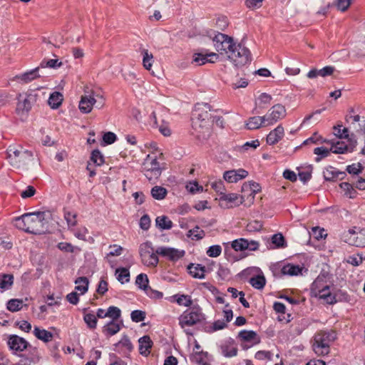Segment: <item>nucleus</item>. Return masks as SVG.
<instances>
[{
	"mask_svg": "<svg viewBox=\"0 0 365 365\" xmlns=\"http://www.w3.org/2000/svg\"><path fill=\"white\" fill-rule=\"evenodd\" d=\"M213 41L215 49L221 53L225 52L236 66H242L251 61L250 50L242 43L236 44L232 37L218 33Z\"/></svg>",
	"mask_w": 365,
	"mask_h": 365,
	"instance_id": "obj_1",
	"label": "nucleus"
},
{
	"mask_svg": "<svg viewBox=\"0 0 365 365\" xmlns=\"http://www.w3.org/2000/svg\"><path fill=\"white\" fill-rule=\"evenodd\" d=\"M15 225L17 228L26 232L41 235L44 233L45 212H37L26 213L15 220Z\"/></svg>",
	"mask_w": 365,
	"mask_h": 365,
	"instance_id": "obj_2",
	"label": "nucleus"
},
{
	"mask_svg": "<svg viewBox=\"0 0 365 365\" xmlns=\"http://www.w3.org/2000/svg\"><path fill=\"white\" fill-rule=\"evenodd\" d=\"M6 155L9 164L17 169L26 166L34 160L33 153L24 149L21 145H11L9 146Z\"/></svg>",
	"mask_w": 365,
	"mask_h": 365,
	"instance_id": "obj_3",
	"label": "nucleus"
},
{
	"mask_svg": "<svg viewBox=\"0 0 365 365\" xmlns=\"http://www.w3.org/2000/svg\"><path fill=\"white\" fill-rule=\"evenodd\" d=\"M336 339V333L332 330H320L312 340V349L318 356H324L329 353L330 345Z\"/></svg>",
	"mask_w": 365,
	"mask_h": 365,
	"instance_id": "obj_4",
	"label": "nucleus"
},
{
	"mask_svg": "<svg viewBox=\"0 0 365 365\" xmlns=\"http://www.w3.org/2000/svg\"><path fill=\"white\" fill-rule=\"evenodd\" d=\"M163 169V164L155 153L148 155L141 166L142 173L149 181L158 180Z\"/></svg>",
	"mask_w": 365,
	"mask_h": 365,
	"instance_id": "obj_5",
	"label": "nucleus"
},
{
	"mask_svg": "<svg viewBox=\"0 0 365 365\" xmlns=\"http://www.w3.org/2000/svg\"><path fill=\"white\" fill-rule=\"evenodd\" d=\"M179 324L187 334L192 335V333L187 329V327H192L205 320V315L199 307H192L185 311L179 317Z\"/></svg>",
	"mask_w": 365,
	"mask_h": 365,
	"instance_id": "obj_6",
	"label": "nucleus"
},
{
	"mask_svg": "<svg viewBox=\"0 0 365 365\" xmlns=\"http://www.w3.org/2000/svg\"><path fill=\"white\" fill-rule=\"evenodd\" d=\"M38 98V95L36 90H29L19 93L17 96L16 113L19 115L27 114L37 102Z\"/></svg>",
	"mask_w": 365,
	"mask_h": 365,
	"instance_id": "obj_7",
	"label": "nucleus"
},
{
	"mask_svg": "<svg viewBox=\"0 0 365 365\" xmlns=\"http://www.w3.org/2000/svg\"><path fill=\"white\" fill-rule=\"evenodd\" d=\"M139 255L142 263L147 267H155L159 262L158 254L156 253V250L154 251L153 245L150 241L140 244Z\"/></svg>",
	"mask_w": 365,
	"mask_h": 365,
	"instance_id": "obj_8",
	"label": "nucleus"
},
{
	"mask_svg": "<svg viewBox=\"0 0 365 365\" xmlns=\"http://www.w3.org/2000/svg\"><path fill=\"white\" fill-rule=\"evenodd\" d=\"M347 143L344 141H336L334 140H324V143H330L331 147L330 150L332 153L336 154H344L346 153H351L354 150L356 145L357 140L354 134H351L350 137L346 138Z\"/></svg>",
	"mask_w": 365,
	"mask_h": 365,
	"instance_id": "obj_9",
	"label": "nucleus"
},
{
	"mask_svg": "<svg viewBox=\"0 0 365 365\" xmlns=\"http://www.w3.org/2000/svg\"><path fill=\"white\" fill-rule=\"evenodd\" d=\"M331 285L327 286V288L320 289L316 292L312 297H317L322 299L325 303L328 304H333L337 302V297L339 300H349V295L346 292H341L338 294H332L331 291Z\"/></svg>",
	"mask_w": 365,
	"mask_h": 365,
	"instance_id": "obj_10",
	"label": "nucleus"
},
{
	"mask_svg": "<svg viewBox=\"0 0 365 365\" xmlns=\"http://www.w3.org/2000/svg\"><path fill=\"white\" fill-rule=\"evenodd\" d=\"M207 109L210 110V106L206 103L204 105L202 110L200 111L198 108L192 113V125L194 129L197 130L198 128H207L209 125V118L210 117Z\"/></svg>",
	"mask_w": 365,
	"mask_h": 365,
	"instance_id": "obj_11",
	"label": "nucleus"
},
{
	"mask_svg": "<svg viewBox=\"0 0 365 365\" xmlns=\"http://www.w3.org/2000/svg\"><path fill=\"white\" fill-rule=\"evenodd\" d=\"M344 241L350 245L364 247H365V229L356 231L349 230L344 233Z\"/></svg>",
	"mask_w": 365,
	"mask_h": 365,
	"instance_id": "obj_12",
	"label": "nucleus"
},
{
	"mask_svg": "<svg viewBox=\"0 0 365 365\" xmlns=\"http://www.w3.org/2000/svg\"><path fill=\"white\" fill-rule=\"evenodd\" d=\"M7 345L14 354L21 352L26 349L29 346V343L23 337L18 335H10L7 340Z\"/></svg>",
	"mask_w": 365,
	"mask_h": 365,
	"instance_id": "obj_13",
	"label": "nucleus"
},
{
	"mask_svg": "<svg viewBox=\"0 0 365 365\" xmlns=\"http://www.w3.org/2000/svg\"><path fill=\"white\" fill-rule=\"evenodd\" d=\"M87 89L88 87L84 90L85 94L81 96L78 106L79 110L83 113H89L96 102L93 91H88Z\"/></svg>",
	"mask_w": 365,
	"mask_h": 365,
	"instance_id": "obj_14",
	"label": "nucleus"
},
{
	"mask_svg": "<svg viewBox=\"0 0 365 365\" xmlns=\"http://www.w3.org/2000/svg\"><path fill=\"white\" fill-rule=\"evenodd\" d=\"M270 113L265 115L267 118V125H273L279 120L284 118L286 116V109L282 104H276L273 106L269 110Z\"/></svg>",
	"mask_w": 365,
	"mask_h": 365,
	"instance_id": "obj_15",
	"label": "nucleus"
},
{
	"mask_svg": "<svg viewBox=\"0 0 365 365\" xmlns=\"http://www.w3.org/2000/svg\"><path fill=\"white\" fill-rule=\"evenodd\" d=\"M330 278L331 277L329 273L321 272L312 284L311 295L312 296L322 289L327 288V286L332 285L330 281Z\"/></svg>",
	"mask_w": 365,
	"mask_h": 365,
	"instance_id": "obj_16",
	"label": "nucleus"
},
{
	"mask_svg": "<svg viewBox=\"0 0 365 365\" xmlns=\"http://www.w3.org/2000/svg\"><path fill=\"white\" fill-rule=\"evenodd\" d=\"M232 247L235 251H244L245 250L255 251L259 247V242L255 240L249 241L244 238H240L232 242Z\"/></svg>",
	"mask_w": 365,
	"mask_h": 365,
	"instance_id": "obj_17",
	"label": "nucleus"
},
{
	"mask_svg": "<svg viewBox=\"0 0 365 365\" xmlns=\"http://www.w3.org/2000/svg\"><path fill=\"white\" fill-rule=\"evenodd\" d=\"M156 253L168 258L171 261H177L185 255L183 250L180 251L172 247H159L156 249Z\"/></svg>",
	"mask_w": 365,
	"mask_h": 365,
	"instance_id": "obj_18",
	"label": "nucleus"
},
{
	"mask_svg": "<svg viewBox=\"0 0 365 365\" xmlns=\"http://www.w3.org/2000/svg\"><path fill=\"white\" fill-rule=\"evenodd\" d=\"M218 58L215 53H195L193 55L192 62L196 65L201 66L207 63H214Z\"/></svg>",
	"mask_w": 365,
	"mask_h": 365,
	"instance_id": "obj_19",
	"label": "nucleus"
},
{
	"mask_svg": "<svg viewBox=\"0 0 365 365\" xmlns=\"http://www.w3.org/2000/svg\"><path fill=\"white\" fill-rule=\"evenodd\" d=\"M248 172L244 169L231 170L224 173L223 178L228 182H237L238 180L245 178Z\"/></svg>",
	"mask_w": 365,
	"mask_h": 365,
	"instance_id": "obj_20",
	"label": "nucleus"
},
{
	"mask_svg": "<svg viewBox=\"0 0 365 365\" xmlns=\"http://www.w3.org/2000/svg\"><path fill=\"white\" fill-rule=\"evenodd\" d=\"M284 135V128L279 125L268 134L267 136V143L269 145H274L282 139Z\"/></svg>",
	"mask_w": 365,
	"mask_h": 365,
	"instance_id": "obj_21",
	"label": "nucleus"
},
{
	"mask_svg": "<svg viewBox=\"0 0 365 365\" xmlns=\"http://www.w3.org/2000/svg\"><path fill=\"white\" fill-rule=\"evenodd\" d=\"M38 70L39 67H36V68L27 71L23 74L16 76L15 79L20 82L28 83L31 81L40 77V75L38 74Z\"/></svg>",
	"mask_w": 365,
	"mask_h": 365,
	"instance_id": "obj_22",
	"label": "nucleus"
},
{
	"mask_svg": "<svg viewBox=\"0 0 365 365\" xmlns=\"http://www.w3.org/2000/svg\"><path fill=\"white\" fill-rule=\"evenodd\" d=\"M238 336L242 341L250 342L253 344H257L260 342L259 337L254 331L242 330L239 332Z\"/></svg>",
	"mask_w": 365,
	"mask_h": 365,
	"instance_id": "obj_23",
	"label": "nucleus"
},
{
	"mask_svg": "<svg viewBox=\"0 0 365 365\" xmlns=\"http://www.w3.org/2000/svg\"><path fill=\"white\" fill-rule=\"evenodd\" d=\"M138 342L139 351L140 354L148 356L150 352V349L153 345V341H151L150 337L148 335L143 336L139 339Z\"/></svg>",
	"mask_w": 365,
	"mask_h": 365,
	"instance_id": "obj_24",
	"label": "nucleus"
},
{
	"mask_svg": "<svg viewBox=\"0 0 365 365\" xmlns=\"http://www.w3.org/2000/svg\"><path fill=\"white\" fill-rule=\"evenodd\" d=\"M334 71V68L333 66H325L322 69H312L307 73V77L309 78H317V76L325 77L327 76H331Z\"/></svg>",
	"mask_w": 365,
	"mask_h": 365,
	"instance_id": "obj_25",
	"label": "nucleus"
},
{
	"mask_svg": "<svg viewBox=\"0 0 365 365\" xmlns=\"http://www.w3.org/2000/svg\"><path fill=\"white\" fill-rule=\"evenodd\" d=\"M265 116H254L249 118L246 126L250 130H255L260 128L261 125L267 126Z\"/></svg>",
	"mask_w": 365,
	"mask_h": 365,
	"instance_id": "obj_26",
	"label": "nucleus"
},
{
	"mask_svg": "<svg viewBox=\"0 0 365 365\" xmlns=\"http://www.w3.org/2000/svg\"><path fill=\"white\" fill-rule=\"evenodd\" d=\"M286 241L282 234L277 233L272 236L270 240L269 248H282L286 247Z\"/></svg>",
	"mask_w": 365,
	"mask_h": 365,
	"instance_id": "obj_27",
	"label": "nucleus"
},
{
	"mask_svg": "<svg viewBox=\"0 0 365 365\" xmlns=\"http://www.w3.org/2000/svg\"><path fill=\"white\" fill-rule=\"evenodd\" d=\"M187 269L189 270V273L194 277L198 279L205 278V267L202 266L201 264L194 265L193 264H190L187 267Z\"/></svg>",
	"mask_w": 365,
	"mask_h": 365,
	"instance_id": "obj_28",
	"label": "nucleus"
},
{
	"mask_svg": "<svg viewBox=\"0 0 365 365\" xmlns=\"http://www.w3.org/2000/svg\"><path fill=\"white\" fill-rule=\"evenodd\" d=\"M345 173L339 172L333 167H329L324 171V179L327 181L334 180L337 178H343Z\"/></svg>",
	"mask_w": 365,
	"mask_h": 365,
	"instance_id": "obj_29",
	"label": "nucleus"
},
{
	"mask_svg": "<svg viewBox=\"0 0 365 365\" xmlns=\"http://www.w3.org/2000/svg\"><path fill=\"white\" fill-rule=\"evenodd\" d=\"M34 336L43 341V342H49L53 338V334L46 329H41L38 327H35L34 329Z\"/></svg>",
	"mask_w": 365,
	"mask_h": 365,
	"instance_id": "obj_30",
	"label": "nucleus"
},
{
	"mask_svg": "<svg viewBox=\"0 0 365 365\" xmlns=\"http://www.w3.org/2000/svg\"><path fill=\"white\" fill-rule=\"evenodd\" d=\"M63 215L67 222L68 230H73V228L77 225V214L74 212L64 210Z\"/></svg>",
	"mask_w": 365,
	"mask_h": 365,
	"instance_id": "obj_31",
	"label": "nucleus"
},
{
	"mask_svg": "<svg viewBox=\"0 0 365 365\" xmlns=\"http://www.w3.org/2000/svg\"><path fill=\"white\" fill-rule=\"evenodd\" d=\"M120 329V324L115 321L111 320L103 327V331L106 336H113L117 334Z\"/></svg>",
	"mask_w": 365,
	"mask_h": 365,
	"instance_id": "obj_32",
	"label": "nucleus"
},
{
	"mask_svg": "<svg viewBox=\"0 0 365 365\" xmlns=\"http://www.w3.org/2000/svg\"><path fill=\"white\" fill-rule=\"evenodd\" d=\"M155 224L160 230H170L173 227V222L165 215L157 217Z\"/></svg>",
	"mask_w": 365,
	"mask_h": 365,
	"instance_id": "obj_33",
	"label": "nucleus"
},
{
	"mask_svg": "<svg viewBox=\"0 0 365 365\" xmlns=\"http://www.w3.org/2000/svg\"><path fill=\"white\" fill-rule=\"evenodd\" d=\"M63 101V96L59 92H53L51 94L48 103L51 108L55 109L58 108Z\"/></svg>",
	"mask_w": 365,
	"mask_h": 365,
	"instance_id": "obj_34",
	"label": "nucleus"
},
{
	"mask_svg": "<svg viewBox=\"0 0 365 365\" xmlns=\"http://www.w3.org/2000/svg\"><path fill=\"white\" fill-rule=\"evenodd\" d=\"M301 271L302 269L299 265H294L291 264L283 266L281 269V272L283 275L290 276L298 275Z\"/></svg>",
	"mask_w": 365,
	"mask_h": 365,
	"instance_id": "obj_35",
	"label": "nucleus"
},
{
	"mask_svg": "<svg viewBox=\"0 0 365 365\" xmlns=\"http://www.w3.org/2000/svg\"><path fill=\"white\" fill-rule=\"evenodd\" d=\"M88 279L86 277H78L76 281L75 284H76L75 289L80 292L81 294H83L86 293L88 288Z\"/></svg>",
	"mask_w": 365,
	"mask_h": 365,
	"instance_id": "obj_36",
	"label": "nucleus"
},
{
	"mask_svg": "<svg viewBox=\"0 0 365 365\" xmlns=\"http://www.w3.org/2000/svg\"><path fill=\"white\" fill-rule=\"evenodd\" d=\"M272 98L269 94L266 93H262L257 101H256V109L262 108L264 109L267 107L268 105L270 104Z\"/></svg>",
	"mask_w": 365,
	"mask_h": 365,
	"instance_id": "obj_37",
	"label": "nucleus"
},
{
	"mask_svg": "<svg viewBox=\"0 0 365 365\" xmlns=\"http://www.w3.org/2000/svg\"><path fill=\"white\" fill-rule=\"evenodd\" d=\"M150 193L154 199L162 200L165 198L168 191L165 187L157 185L151 189Z\"/></svg>",
	"mask_w": 365,
	"mask_h": 365,
	"instance_id": "obj_38",
	"label": "nucleus"
},
{
	"mask_svg": "<svg viewBox=\"0 0 365 365\" xmlns=\"http://www.w3.org/2000/svg\"><path fill=\"white\" fill-rule=\"evenodd\" d=\"M117 279L121 283L128 282L130 281V272L125 267L118 268L115 270Z\"/></svg>",
	"mask_w": 365,
	"mask_h": 365,
	"instance_id": "obj_39",
	"label": "nucleus"
},
{
	"mask_svg": "<svg viewBox=\"0 0 365 365\" xmlns=\"http://www.w3.org/2000/svg\"><path fill=\"white\" fill-rule=\"evenodd\" d=\"M261 187L260 185L255 182L250 181L249 182H245L243 184L242 187V192L245 193L246 192H252V193H257L260 192Z\"/></svg>",
	"mask_w": 365,
	"mask_h": 365,
	"instance_id": "obj_40",
	"label": "nucleus"
},
{
	"mask_svg": "<svg viewBox=\"0 0 365 365\" xmlns=\"http://www.w3.org/2000/svg\"><path fill=\"white\" fill-rule=\"evenodd\" d=\"M149 280L147 274L141 273L138 274L135 279L136 285L145 292L150 287L148 286Z\"/></svg>",
	"mask_w": 365,
	"mask_h": 365,
	"instance_id": "obj_41",
	"label": "nucleus"
},
{
	"mask_svg": "<svg viewBox=\"0 0 365 365\" xmlns=\"http://www.w3.org/2000/svg\"><path fill=\"white\" fill-rule=\"evenodd\" d=\"M266 283V279L263 275H257L251 277L250 279V284L257 289H262Z\"/></svg>",
	"mask_w": 365,
	"mask_h": 365,
	"instance_id": "obj_42",
	"label": "nucleus"
},
{
	"mask_svg": "<svg viewBox=\"0 0 365 365\" xmlns=\"http://www.w3.org/2000/svg\"><path fill=\"white\" fill-rule=\"evenodd\" d=\"M256 193H252V192H246L242 193L240 195V200L238 202L237 205L245 204L246 206H250L255 200V196Z\"/></svg>",
	"mask_w": 365,
	"mask_h": 365,
	"instance_id": "obj_43",
	"label": "nucleus"
},
{
	"mask_svg": "<svg viewBox=\"0 0 365 365\" xmlns=\"http://www.w3.org/2000/svg\"><path fill=\"white\" fill-rule=\"evenodd\" d=\"M190 360L197 365H209L206 361V354L202 351L193 354Z\"/></svg>",
	"mask_w": 365,
	"mask_h": 365,
	"instance_id": "obj_44",
	"label": "nucleus"
},
{
	"mask_svg": "<svg viewBox=\"0 0 365 365\" xmlns=\"http://www.w3.org/2000/svg\"><path fill=\"white\" fill-rule=\"evenodd\" d=\"M24 302L22 299H12L7 303V309L11 312H17L22 309Z\"/></svg>",
	"mask_w": 365,
	"mask_h": 365,
	"instance_id": "obj_45",
	"label": "nucleus"
},
{
	"mask_svg": "<svg viewBox=\"0 0 365 365\" xmlns=\"http://www.w3.org/2000/svg\"><path fill=\"white\" fill-rule=\"evenodd\" d=\"M14 277L11 274H4L0 277V288L2 289H9L13 284Z\"/></svg>",
	"mask_w": 365,
	"mask_h": 365,
	"instance_id": "obj_46",
	"label": "nucleus"
},
{
	"mask_svg": "<svg viewBox=\"0 0 365 365\" xmlns=\"http://www.w3.org/2000/svg\"><path fill=\"white\" fill-rule=\"evenodd\" d=\"M142 54L143 56V64L145 69L150 70L153 65V56L152 53H149L148 51L146 49H143L142 51Z\"/></svg>",
	"mask_w": 365,
	"mask_h": 365,
	"instance_id": "obj_47",
	"label": "nucleus"
},
{
	"mask_svg": "<svg viewBox=\"0 0 365 365\" xmlns=\"http://www.w3.org/2000/svg\"><path fill=\"white\" fill-rule=\"evenodd\" d=\"M205 235V232L201 230L198 226L195 227L193 229L190 230L187 233V237H192V240H199L202 239Z\"/></svg>",
	"mask_w": 365,
	"mask_h": 365,
	"instance_id": "obj_48",
	"label": "nucleus"
},
{
	"mask_svg": "<svg viewBox=\"0 0 365 365\" xmlns=\"http://www.w3.org/2000/svg\"><path fill=\"white\" fill-rule=\"evenodd\" d=\"M330 152H331L330 149H327L324 147H317L314 148V153L318 155L315 159L316 162H319L322 158L327 157Z\"/></svg>",
	"mask_w": 365,
	"mask_h": 365,
	"instance_id": "obj_49",
	"label": "nucleus"
},
{
	"mask_svg": "<svg viewBox=\"0 0 365 365\" xmlns=\"http://www.w3.org/2000/svg\"><path fill=\"white\" fill-rule=\"evenodd\" d=\"M83 319L88 328L93 329L96 327L97 322H98L97 317L93 314H91V313L86 314L83 316Z\"/></svg>",
	"mask_w": 365,
	"mask_h": 365,
	"instance_id": "obj_50",
	"label": "nucleus"
},
{
	"mask_svg": "<svg viewBox=\"0 0 365 365\" xmlns=\"http://www.w3.org/2000/svg\"><path fill=\"white\" fill-rule=\"evenodd\" d=\"M62 65V62L59 61L58 59H49V60H43L40 63L39 68H58Z\"/></svg>",
	"mask_w": 365,
	"mask_h": 365,
	"instance_id": "obj_51",
	"label": "nucleus"
},
{
	"mask_svg": "<svg viewBox=\"0 0 365 365\" xmlns=\"http://www.w3.org/2000/svg\"><path fill=\"white\" fill-rule=\"evenodd\" d=\"M238 349L236 346H222V353L225 357H232L237 354Z\"/></svg>",
	"mask_w": 365,
	"mask_h": 365,
	"instance_id": "obj_52",
	"label": "nucleus"
},
{
	"mask_svg": "<svg viewBox=\"0 0 365 365\" xmlns=\"http://www.w3.org/2000/svg\"><path fill=\"white\" fill-rule=\"evenodd\" d=\"M341 127H342L341 125H338L334 127V135L341 139L350 137L351 135H349V134L348 129L346 128H344L342 129Z\"/></svg>",
	"mask_w": 365,
	"mask_h": 365,
	"instance_id": "obj_53",
	"label": "nucleus"
},
{
	"mask_svg": "<svg viewBox=\"0 0 365 365\" xmlns=\"http://www.w3.org/2000/svg\"><path fill=\"white\" fill-rule=\"evenodd\" d=\"M91 160L96 165H101L104 163V158L98 150H94L91 153Z\"/></svg>",
	"mask_w": 365,
	"mask_h": 365,
	"instance_id": "obj_54",
	"label": "nucleus"
},
{
	"mask_svg": "<svg viewBox=\"0 0 365 365\" xmlns=\"http://www.w3.org/2000/svg\"><path fill=\"white\" fill-rule=\"evenodd\" d=\"M116 346L124 348L128 351H131L133 349V346L127 336H123L122 339L118 341Z\"/></svg>",
	"mask_w": 365,
	"mask_h": 365,
	"instance_id": "obj_55",
	"label": "nucleus"
},
{
	"mask_svg": "<svg viewBox=\"0 0 365 365\" xmlns=\"http://www.w3.org/2000/svg\"><path fill=\"white\" fill-rule=\"evenodd\" d=\"M107 312V317L115 321L120 317V309L116 307L111 306L108 307Z\"/></svg>",
	"mask_w": 365,
	"mask_h": 365,
	"instance_id": "obj_56",
	"label": "nucleus"
},
{
	"mask_svg": "<svg viewBox=\"0 0 365 365\" xmlns=\"http://www.w3.org/2000/svg\"><path fill=\"white\" fill-rule=\"evenodd\" d=\"M75 237L81 240H86V235L88 233V229L86 227H79L77 230L73 228V230H71Z\"/></svg>",
	"mask_w": 365,
	"mask_h": 365,
	"instance_id": "obj_57",
	"label": "nucleus"
},
{
	"mask_svg": "<svg viewBox=\"0 0 365 365\" xmlns=\"http://www.w3.org/2000/svg\"><path fill=\"white\" fill-rule=\"evenodd\" d=\"M131 319L135 322H140L145 319V312L141 310H134L130 314Z\"/></svg>",
	"mask_w": 365,
	"mask_h": 365,
	"instance_id": "obj_58",
	"label": "nucleus"
},
{
	"mask_svg": "<svg viewBox=\"0 0 365 365\" xmlns=\"http://www.w3.org/2000/svg\"><path fill=\"white\" fill-rule=\"evenodd\" d=\"M222 252V247L220 245L210 246L207 250V255L210 257H217L220 255Z\"/></svg>",
	"mask_w": 365,
	"mask_h": 365,
	"instance_id": "obj_59",
	"label": "nucleus"
},
{
	"mask_svg": "<svg viewBox=\"0 0 365 365\" xmlns=\"http://www.w3.org/2000/svg\"><path fill=\"white\" fill-rule=\"evenodd\" d=\"M220 200H226L230 202H236L238 203V202L240 200V195L235 194V193H229L226 194L225 192L223 194L222 196L220 197ZM238 205L237 204H236Z\"/></svg>",
	"mask_w": 365,
	"mask_h": 365,
	"instance_id": "obj_60",
	"label": "nucleus"
},
{
	"mask_svg": "<svg viewBox=\"0 0 365 365\" xmlns=\"http://www.w3.org/2000/svg\"><path fill=\"white\" fill-rule=\"evenodd\" d=\"M340 187L345 192V194L349 196L350 198H353L354 197V193L356 192L354 190L352 185L349 182H341L340 184Z\"/></svg>",
	"mask_w": 365,
	"mask_h": 365,
	"instance_id": "obj_61",
	"label": "nucleus"
},
{
	"mask_svg": "<svg viewBox=\"0 0 365 365\" xmlns=\"http://www.w3.org/2000/svg\"><path fill=\"white\" fill-rule=\"evenodd\" d=\"M363 167L361 163H354L352 165H348L346 168V171L350 174L358 175L361 172Z\"/></svg>",
	"mask_w": 365,
	"mask_h": 365,
	"instance_id": "obj_62",
	"label": "nucleus"
},
{
	"mask_svg": "<svg viewBox=\"0 0 365 365\" xmlns=\"http://www.w3.org/2000/svg\"><path fill=\"white\" fill-rule=\"evenodd\" d=\"M312 235L317 240L324 238L327 236L325 230L319 227H314L312 229Z\"/></svg>",
	"mask_w": 365,
	"mask_h": 365,
	"instance_id": "obj_63",
	"label": "nucleus"
},
{
	"mask_svg": "<svg viewBox=\"0 0 365 365\" xmlns=\"http://www.w3.org/2000/svg\"><path fill=\"white\" fill-rule=\"evenodd\" d=\"M364 260V258L361 255L357 254L354 255L352 256H349L347 262L354 265V266H359L362 263Z\"/></svg>",
	"mask_w": 365,
	"mask_h": 365,
	"instance_id": "obj_64",
	"label": "nucleus"
}]
</instances>
